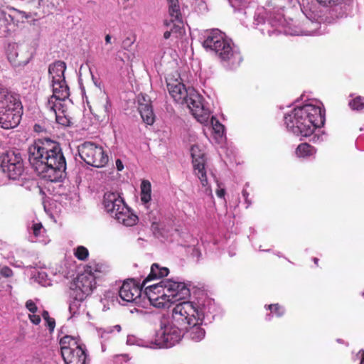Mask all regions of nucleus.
<instances>
[{"mask_svg": "<svg viewBox=\"0 0 364 364\" xmlns=\"http://www.w3.org/2000/svg\"><path fill=\"white\" fill-rule=\"evenodd\" d=\"M59 344L60 346L61 355L65 353L67 350L69 351L73 349H76L83 346L82 344L79 343L77 338L69 335L63 336L60 339Z\"/></svg>", "mask_w": 364, "mask_h": 364, "instance_id": "27", "label": "nucleus"}, {"mask_svg": "<svg viewBox=\"0 0 364 364\" xmlns=\"http://www.w3.org/2000/svg\"><path fill=\"white\" fill-rule=\"evenodd\" d=\"M203 46L215 52L223 61L229 62L232 65H239L242 61L240 53L232 50L229 41L218 30H212L208 33Z\"/></svg>", "mask_w": 364, "mask_h": 364, "instance_id": "5", "label": "nucleus"}, {"mask_svg": "<svg viewBox=\"0 0 364 364\" xmlns=\"http://www.w3.org/2000/svg\"><path fill=\"white\" fill-rule=\"evenodd\" d=\"M171 317L179 326L186 328L187 336L194 342L201 341L205 337L202 328L205 313L192 301H180L173 307Z\"/></svg>", "mask_w": 364, "mask_h": 364, "instance_id": "3", "label": "nucleus"}, {"mask_svg": "<svg viewBox=\"0 0 364 364\" xmlns=\"http://www.w3.org/2000/svg\"><path fill=\"white\" fill-rule=\"evenodd\" d=\"M65 364H85L86 363V349L85 346L66 351L61 355Z\"/></svg>", "mask_w": 364, "mask_h": 364, "instance_id": "21", "label": "nucleus"}, {"mask_svg": "<svg viewBox=\"0 0 364 364\" xmlns=\"http://www.w3.org/2000/svg\"><path fill=\"white\" fill-rule=\"evenodd\" d=\"M33 129L37 132H42L41 126L39 124H35Z\"/></svg>", "mask_w": 364, "mask_h": 364, "instance_id": "46", "label": "nucleus"}, {"mask_svg": "<svg viewBox=\"0 0 364 364\" xmlns=\"http://www.w3.org/2000/svg\"><path fill=\"white\" fill-rule=\"evenodd\" d=\"M42 318L44 319L46 323H47V326H48L50 331L52 332L55 326H56V323L55 322V319L53 317L50 316L48 310L43 311Z\"/></svg>", "mask_w": 364, "mask_h": 364, "instance_id": "33", "label": "nucleus"}, {"mask_svg": "<svg viewBox=\"0 0 364 364\" xmlns=\"http://www.w3.org/2000/svg\"><path fill=\"white\" fill-rule=\"evenodd\" d=\"M28 161L38 176L50 182L61 180L66 170L60 144L47 138L36 140L28 147Z\"/></svg>", "mask_w": 364, "mask_h": 364, "instance_id": "1", "label": "nucleus"}, {"mask_svg": "<svg viewBox=\"0 0 364 364\" xmlns=\"http://www.w3.org/2000/svg\"><path fill=\"white\" fill-rule=\"evenodd\" d=\"M360 364H364V353H363V358L361 360V363H360Z\"/></svg>", "mask_w": 364, "mask_h": 364, "instance_id": "51", "label": "nucleus"}, {"mask_svg": "<svg viewBox=\"0 0 364 364\" xmlns=\"http://www.w3.org/2000/svg\"><path fill=\"white\" fill-rule=\"evenodd\" d=\"M151 200V185L149 181L143 180L141 185V200L144 203Z\"/></svg>", "mask_w": 364, "mask_h": 364, "instance_id": "31", "label": "nucleus"}, {"mask_svg": "<svg viewBox=\"0 0 364 364\" xmlns=\"http://www.w3.org/2000/svg\"><path fill=\"white\" fill-rule=\"evenodd\" d=\"M80 157L85 164L96 168H102L109 162V156L103 147L91 141H85L78 147Z\"/></svg>", "mask_w": 364, "mask_h": 364, "instance_id": "7", "label": "nucleus"}, {"mask_svg": "<svg viewBox=\"0 0 364 364\" xmlns=\"http://www.w3.org/2000/svg\"><path fill=\"white\" fill-rule=\"evenodd\" d=\"M66 64L63 61H55L49 66L48 72L52 81L65 80Z\"/></svg>", "mask_w": 364, "mask_h": 364, "instance_id": "25", "label": "nucleus"}, {"mask_svg": "<svg viewBox=\"0 0 364 364\" xmlns=\"http://www.w3.org/2000/svg\"><path fill=\"white\" fill-rule=\"evenodd\" d=\"M268 309L278 317H280L284 314V309L279 304H270L269 305Z\"/></svg>", "mask_w": 364, "mask_h": 364, "instance_id": "38", "label": "nucleus"}, {"mask_svg": "<svg viewBox=\"0 0 364 364\" xmlns=\"http://www.w3.org/2000/svg\"><path fill=\"white\" fill-rule=\"evenodd\" d=\"M315 154L316 149L314 148V146H312L311 145L307 143L300 144L296 149V154L299 157H308Z\"/></svg>", "mask_w": 364, "mask_h": 364, "instance_id": "30", "label": "nucleus"}, {"mask_svg": "<svg viewBox=\"0 0 364 364\" xmlns=\"http://www.w3.org/2000/svg\"><path fill=\"white\" fill-rule=\"evenodd\" d=\"M167 87L173 100L178 103L185 101L190 94V90H193L190 87L187 89L184 84L173 78L167 79Z\"/></svg>", "mask_w": 364, "mask_h": 364, "instance_id": "18", "label": "nucleus"}, {"mask_svg": "<svg viewBox=\"0 0 364 364\" xmlns=\"http://www.w3.org/2000/svg\"><path fill=\"white\" fill-rule=\"evenodd\" d=\"M28 317L33 325H39L41 322V318L39 315H36L32 313V314H28Z\"/></svg>", "mask_w": 364, "mask_h": 364, "instance_id": "41", "label": "nucleus"}, {"mask_svg": "<svg viewBox=\"0 0 364 364\" xmlns=\"http://www.w3.org/2000/svg\"><path fill=\"white\" fill-rule=\"evenodd\" d=\"M216 195H218L219 198H223L225 196V190L223 188L216 190Z\"/></svg>", "mask_w": 364, "mask_h": 364, "instance_id": "44", "label": "nucleus"}, {"mask_svg": "<svg viewBox=\"0 0 364 364\" xmlns=\"http://www.w3.org/2000/svg\"><path fill=\"white\" fill-rule=\"evenodd\" d=\"M164 24H165V25H167V26L168 25V22H167V21H164Z\"/></svg>", "mask_w": 364, "mask_h": 364, "instance_id": "54", "label": "nucleus"}, {"mask_svg": "<svg viewBox=\"0 0 364 364\" xmlns=\"http://www.w3.org/2000/svg\"><path fill=\"white\" fill-rule=\"evenodd\" d=\"M1 168L10 179L19 178L25 171L22 154L18 150H9L2 154Z\"/></svg>", "mask_w": 364, "mask_h": 364, "instance_id": "8", "label": "nucleus"}, {"mask_svg": "<svg viewBox=\"0 0 364 364\" xmlns=\"http://www.w3.org/2000/svg\"><path fill=\"white\" fill-rule=\"evenodd\" d=\"M136 41L134 35L127 37L122 42V48L124 50H129L132 46L134 45Z\"/></svg>", "mask_w": 364, "mask_h": 364, "instance_id": "37", "label": "nucleus"}, {"mask_svg": "<svg viewBox=\"0 0 364 364\" xmlns=\"http://www.w3.org/2000/svg\"><path fill=\"white\" fill-rule=\"evenodd\" d=\"M107 272V266L104 263L96 262L95 261L90 262L86 266L85 273L93 274L95 279L99 278L101 274H104Z\"/></svg>", "mask_w": 364, "mask_h": 364, "instance_id": "28", "label": "nucleus"}, {"mask_svg": "<svg viewBox=\"0 0 364 364\" xmlns=\"http://www.w3.org/2000/svg\"><path fill=\"white\" fill-rule=\"evenodd\" d=\"M306 32L308 33V34H311L313 33L312 31H307Z\"/></svg>", "mask_w": 364, "mask_h": 364, "instance_id": "53", "label": "nucleus"}, {"mask_svg": "<svg viewBox=\"0 0 364 364\" xmlns=\"http://www.w3.org/2000/svg\"><path fill=\"white\" fill-rule=\"evenodd\" d=\"M169 273V269L167 267H161L157 263H153L151 267L149 274L144 279V284H146L148 282L154 279H160L163 277H167Z\"/></svg>", "mask_w": 364, "mask_h": 364, "instance_id": "24", "label": "nucleus"}, {"mask_svg": "<svg viewBox=\"0 0 364 364\" xmlns=\"http://www.w3.org/2000/svg\"><path fill=\"white\" fill-rule=\"evenodd\" d=\"M55 116L57 123L65 126L69 127L72 124L70 118L66 114V109L65 105H58V107L53 108H48Z\"/></svg>", "mask_w": 364, "mask_h": 364, "instance_id": "26", "label": "nucleus"}, {"mask_svg": "<svg viewBox=\"0 0 364 364\" xmlns=\"http://www.w3.org/2000/svg\"><path fill=\"white\" fill-rule=\"evenodd\" d=\"M168 4V12L171 17V21L181 22V14L178 0H167Z\"/></svg>", "mask_w": 364, "mask_h": 364, "instance_id": "29", "label": "nucleus"}, {"mask_svg": "<svg viewBox=\"0 0 364 364\" xmlns=\"http://www.w3.org/2000/svg\"><path fill=\"white\" fill-rule=\"evenodd\" d=\"M95 285V277L93 274L84 272L79 274L76 279L71 283L70 295L75 300L82 301L87 295L92 294Z\"/></svg>", "mask_w": 364, "mask_h": 364, "instance_id": "9", "label": "nucleus"}, {"mask_svg": "<svg viewBox=\"0 0 364 364\" xmlns=\"http://www.w3.org/2000/svg\"><path fill=\"white\" fill-rule=\"evenodd\" d=\"M7 58L11 65L14 67H21L26 65L28 62V55L18 47L11 46L9 48Z\"/></svg>", "mask_w": 364, "mask_h": 364, "instance_id": "22", "label": "nucleus"}, {"mask_svg": "<svg viewBox=\"0 0 364 364\" xmlns=\"http://www.w3.org/2000/svg\"><path fill=\"white\" fill-rule=\"evenodd\" d=\"M138 111L144 122L152 124L154 122V114L150 98L146 95L138 97Z\"/></svg>", "mask_w": 364, "mask_h": 364, "instance_id": "20", "label": "nucleus"}, {"mask_svg": "<svg viewBox=\"0 0 364 364\" xmlns=\"http://www.w3.org/2000/svg\"><path fill=\"white\" fill-rule=\"evenodd\" d=\"M87 104L93 116L99 120L102 121L108 116L109 100L105 93L99 91V93L87 100Z\"/></svg>", "mask_w": 364, "mask_h": 364, "instance_id": "12", "label": "nucleus"}, {"mask_svg": "<svg viewBox=\"0 0 364 364\" xmlns=\"http://www.w3.org/2000/svg\"><path fill=\"white\" fill-rule=\"evenodd\" d=\"M191 156H192L193 168L196 175L198 176L199 180H200L202 186H207L208 181L205 169V158L204 153L201 149H200L198 146L194 145L191 147Z\"/></svg>", "mask_w": 364, "mask_h": 364, "instance_id": "17", "label": "nucleus"}, {"mask_svg": "<svg viewBox=\"0 0 364 364\" xmlns=\"http://www.w3.org/2000/svg\"><path fill=\"white\" fill-rule=\"evenodd\" d=\"M43 228L41 223H34L32 226L33 233L36 237H38Z\"/></svg>", "mask_w": 364, "mask_h": 364, "instance_id": "42", "label": "nucleus"}, {"mask_svg": "<svg viewBox=\"0 0 364 364\" xmlns=\"http://www.w3.org/2000/svg\"><path fill=\"white\" fill-rule=\"evenodd\" d=\"M25 306H26V309L33 314H36L38 311V308H37L35 302L33 300L30 299V300L26 301Z\"/></svg>", "mask_w": 364, "mask_h": 364, "instance_id": "40", "label": "nucleus"}, {"mask_svg": "<svg viewBox=\"0 0 364 364\" xmlns=\"http://www.w3.org/2000/svg\"><path fill=\"white\" fill-rule=\"evenodd\" d=\"M127 204L119 193L117 191H108L104 193L103 205L105 210L112 215Z\"/></svg>", "mask_w": 364, "mask_h": 364, "instance_id": "19", "label": "nucleus"}, {"mask_svg": "<svg viewBox=\"0 0 364 364\" xmlns=\"http://www.w3.org/2000/svg\"><path fill=\"white\" fill-rule=\"evenodd\" d=\"M38 5L41 6L42 4V0H38Z\"/></svg>", "mask_w": 364, "mask_h": 364, "instance_id": "52", "label": "nucleus"}, {"mask_svg": "<svg viewBox=\"0 0 364 364\" xmlns=\"http://www.w3.org/2000/svg\"><path fill=\"white\" fill-rule=\"evenodd\" d=\"M144 295L151 304L156 308L168 307L167 291L164 287V280L156 284L144 286Z\"/></svg>", "mask_w": 364, "mask_h": 364, "instance_id": "11", "label": "nucleus"}, {"mask_svg": "<svg viewBox=\"0 0 364 364\" xmlns=\"http://www.w3.org/2000/svg\"><path fill=\"white\" fill-rule=\"evenodd\" d=\"M170 36H171V31H166V32L164 33V38L165 39L169 38Z\"/></svg>", "mask_w": 364, "mask_h": 364, "instance_id": "47", "label": "nucleus"}, {"mask_svg": "<svg viewBox=\"0 0 364 364\" xmlns=\"http://www.w3.org/2000/svg\"><path fill=\"white\" fill-rule=\"evenodd\" d=\"M111 215L119 223L127 226H133L138 221V217L130 211L127 205Z\"/></svg>", "mask_w": 364, "mask_h": 364, "instance_id": "23", "label": "nucleus"}, {"mask_svg": "<svg viewBox=\"0 0 364 364\" xmlns=\"http://www.w3.org/2000/svg\"><path fill=\"white\" fill-rule=\"evenodd\" d=\"M74 255L79 260L85 261L88 257V250L84 246H78L76 247Z\"/></svg>", "mask_w": 364, "mask_h": 364, "instance_id": "34", "label": "nucleus"}, {"mask_svg": "<svg viewBox=\"0 0 364 364\" xmlns=\"http://www.w3.org/2000/svg\"><path fill=\"white\" fill-rule=\"evenodd\" d=\"M324 112L321 107L307 104L297 107L285 116V123L289 129L297 136L307 137L316 128L323 125Z\"/></svg>", "mask_w": 364, "mask_h": 364, "instance_id": "2", "label": "nucleus"}, {"mask_svg": "<svg viewBox=\"0 0 364 364\" xmlns=\"http://www.w3.org/2000/svg\"><path fill=\"white\" fill-rule=\"evenodd\" d=\"M242 196L245 198V200L246 201V203L248 204V205H250L251 204V200H250L248 199V196H249V193H247V190L244 189L242 191Z\"/></svg>", "mask_w": 364, "mask_h": 364, "instance_id": "43", "label": "nucleus"}, {"mask_svg": "<svg viewBox=\"0 0 364 364\" xmlns=\"http://www.w3.org/2000/svg\"><path fill=\"white\" fill-rule=\"evenodd\" d=\"M53 95L48 100L47 107H58V105H63V101L69 97V87L65 80L52 81Z\"/></svg>", "mask_w": 364, "mask_h": 364, "instance_id": "16", "label": "nucleus"}, {"mask_svg": "<svg viewBox=\"0 0 364 364\" xmlns=\"http://www.w3.org/2000/svg\"><path fill=\"white\" fill-rule=\"evenodd\" d=\"M31 16V14L13 6L1 7L0 8V26L4 28V32L8 33L19 23H24Z\"/></svg>", "mask_w": 364, "mask_h": 364, "instance_id": "10", "label": "nucleus"}, {"mask_svg": "<svg viewBox=\"0 0 364 364\" xmlns=\"http://www.w3.org/2000/svg\"><path fill=\"white\" fill-rule=\"evenodd\" d=\"M23 114V105L18 94L0 86V126L2 129L15 128Z\"/></svg>", "mask_w": 364, "mask_h": 364, "instance_id": "4", "label": "nucleus"}, {"mask_svg": "<svg viewBox=\"0 0 364 364\" xmlns=\"http://www.w3.org/2000/svg\"><path fill=\"white\" fill-rule=\"evenodd\" d=\"M146 284H139L135 279H127L122 283L119 295L122 300L126 302H136L141 296L142 290Z\"/></svg>", "mask_w": 364, "mask_h": 364, "instance_id": "14", "label": "nucleus"}, {"mask_svg": "<svg viewBox=\"0 0 364 364\" xmlns=\"http://www.w3.org/2000/svg\"><path fill=\"white\" fill-rule=\"evenodd\" d=\"M0 274L2 277L11 278L14 277V270L8 266H4L0 269Z\"/></svg>", "mask_w": 364, "mask_h": 364, "instance_id": "39", "label": "nucleus"}, {"mask_svg": "<svg viewBox=\"0 0 364 364\" xmlns=\"http://www.w3.org/2000/svg\"><path fill=\"white\" fill-rule=\"evenodd\" d=\"M182 326L172 320L161 321L160 328L154 335V343L159 348H169L176 346L182 337Z\"/></svg>", "mask_w": 364, "mask_h": 364, "instance_id": "6", "label": "nucleus"}, {"mask_svg": "<svg viewBox=\"0 0 364 364\" xmlns=\"http://www.w3.org/2000/svg\"><path fill=\"white\" fill-rule=\"evenodd\" d=\"M348 106L353 110H363L364 109V97L362 96H357L349 101Z\"/></svg>", "mask_w": 364, "mask_h": 364, "instance_id": "32", "label": "nucleus"}, {"mask_svg": "<svg viewBox=\"0 0 364 364\" xmlns=\"http://www.w3.org/2000/svg\"><path fill=\"white\" fill-rule=\"evenodd\" d=\"M348 0H316L322 6H337L346 3Z\"/></svg>", "mask_w": 364, "mask_h": 364, "instance_id": "35", "label": "nucleus"}, {"mask_svg": "<svg viewBox=\"0 0 364 364\" xmlns=\"http://www.w3.org/2000/svg\"><path fill=\"white\" fill-rule=\"evenodd\" d=\"M313 260H314V264H315L316 266H318V262H319V259H318V258H316V257H314Z\"/></svg>", "mask_w": 364, "mask_h": 364, "instance_id": "50", "label": "nucleus"}, {"mask_svg": "<svg viewBox=\"0 0 364 364\" xmlns=\"http://www.w3.org/2000/svg\"><path fill=\"white\" fill-rule=\"evenodd\" d=\"M311 24H314V22H312V21H306V22L304 23V25H305V26H308L309 24H311ZM315 25L317 26H318V23H315Z\"/></svg>", "mask_w": 364, "mask_h": 364, "instance_id": "49", "label": "nucleus"}, {"mask_svg": "<svg viewBox=\"0 0 364 364\" xmlns=\"http://www.w3.org/2000/svg\"><path fill=\"white\" fill-rule=\"evenodd\" d=\"M179 104L186 105L198 122L205 123L207 121L208 112L204 109L201 99L195 90H190V94L186 97V100Z\"/></svg>", "mask_w": 364, "mask_h": 364, "instance_id": "13", "label": "nucleus"}, {"mask_svg": "<svg viewBox=\"0 0 364 364\" xmlns=\"http://www.w3.org/2000/svg\"><path fill=\"white\" fill-rule=\"evenodd\" d=\"M105 43H111V37L109 35H107L105 37Z\"/></svg>", "mask_w": 364, "mask_h": 364, "instance_id": "48", "label": "nucleus"}, {"mask_svg": "<svg viewBox=\"0 0 364 364\" xmlns=\"http://www.w3.org/2000/svg\"><path fill=\"white\" fill-rule=\"evenodd\" d=\"M211 124H212L213 131L216 134H218L219 135L223 134V132H224V127L214 117H212V118H211Z\"/></svg>", "mask_w": 364, "mask_h": 364, "instance_id": "36", "label": "nucleus"}, {"mask_svg": "<svg viewBox=\"0 0 364 364\" xmlns=\"http://www.w3.org/2000/svg\"><path fill=\"white\" fill-rule=\"evenodd\" d=\"M169 303L178 302L188 299L190 296L189 289L183 282H177L170 279L164 280Z\"/></svg>", "mask_w": 364, "mask_h": 364, "instance_id": "15", "label": "nucleus"}, {"mask_svg": "<svg viewBox=\"0 0 364 364\" xmlns=\"http://www.w3.org/2000/svg\"><path fill=\"white\" fill-rule=\"evenodd\" d=\"M116 165H117V170L121 171L123 169L122 162L119 159L117 160Z\"/></svg>", "mask_w": 364, "mask_h": 364, "instance_id": "45", "label": "nucleus"}]
</instances>
